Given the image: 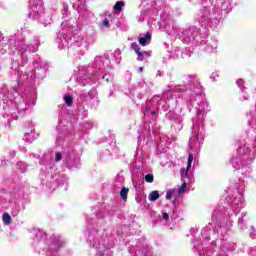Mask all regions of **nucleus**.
<instances>
[{"label": "nucleus", "instance_id": "16", "mask_svg": "<svg viewBox=\"0 0 256 256\" xmlns=\"http://www.w3.org/2000/svg\"><path fill=\"white\" fill-rule=\"evenodd\" d=\"M102 26L109 27V20L107 18L102 21Z\"/></svg>", "mask_w": 256, "mask_h": 256}, {"label": "nucleus", "instance_id": "10", "mask_svg": "<svg viewBox=\"0 0 256 256\" xmlns=\"http://www.w3.org/2000/svg\"><path fill=\"white\" fill-rule=\"evenodd\" d=\"M64 101L68 107H71L73 105V98L70 95H66L64 97Z\"/></svg>", "mask_w": 256, "mask_h": 256}, {"label": "nucleus", "instance_id": "8", "mask_svg": "<svg viewBox=\"0 0 256 256\" xmlns=\"http://www.w3.org/2000/svg\"><path fill=\"white\" fill-rule=\"evenodd\" d=\"M58 43H60L59 44L60 49H65V47H69V42L65 38L63 40L59 39Z\"/></svg>", "mask_w": 256, "mask_h": 256}, {"label": "nucleus", "instance_id": "19", "mask_svg": "<svg viewBox=\"0 0 256 256\" xmlns=\"http://www.w3.org/2000/svg\"><path fill=\"white\" fill-rule=\"evenodd\" d=\"M29 18H30V19H37V13H34V14H33V13H30V14H29Z\"/></svg>", "mask_w": 256, "mask_h": 256}, {"label": "nucleus", "instance_id": "15", "mask_svg": "<svg viewBox=\"0 0 256 256\" xmlns=\"http://www.w3.org/2000/svg\"><path fill=\"white\" fill-rule=\"evenodd\" d=\"M23 49H24V51H25L26 53L35 52V49L31 50V48H30L29 46H25Z\"/></svg>", "mask_w": 256, "mask_h": 256}, {"label": "nucleus", "instance_id": "14", "mask_svg": "<svg viewBox=\"0 0 256 256\" xmlns=\"http://www.w3.org/2000/svg\"><path fill=\"white\" fill-rule=\"evenodd\" d=\"M244 83H245V82L243 81V79H238V80L236 81L237 86L240 87L241 89H243Z\"/></svg>", "mask_w": 256, "mask_h": 256}, {"label": "nucleus", "instance_id": "4", "mask_svg": "<svg viewBox=\"0 0 256 256\" xmlns=\"http://www.w3.org/2000/svg\"><path fill=\"white\" fill-rule=\"evenodd\" d=\"M207 111H209V103L203 101L201 104H199L198 113L199 115H203V113H207Z\"/></svg>", "mask_w": 256, "mask_h": 256}, {"label": "nucleus", "instance_id": "20", "mask_svg": "<svg viewBox=\"0 0 256 256\" xmlns=\"http://www.w3.org/2000/svg\"><path fill=\"white\" fill-rule=\"evenodd\" d=\"M138 71L141 73L143 71V67H140Z\"/></svg>", "mask_w": 256, "mask_h": 256}, {"label": "nucleus", "instance_id": "17", "mask_svg": "<svg viewBox=\"0 0 256 256\" xmlns=\"http://www.w3.org/2000/svg\"><path fill=\"white\" fill-rule=\"evenodd\" d=\"M62 157H61V153L57 152L55 155V161L59 162L61 161Z\"/></svg>", "mask_w": 256, "mask_h": 256}, {"label": "nucleus", "instance_id": "5", "mask_svg": "<svg viewBox=\"0 0 256 256\" xmlns=\"http://www.w3.org/2000/svg\"><path fill=\"white\" fill-rule=\"evenodd\" d=\"M159 197H160L159 191H157V190L150 192L148 195L149 201H157V199H159Z\"/></svg>", "mask_w": 256, "mask_h": 256}, {"label": "nucleus", "instance_id": "13", "mask_svg": "<svg viewBox=\"0 0 256 256\" xmlns=\"http://www.w3.org/2000/svg\"><path fill=\"white\" fill-rule=\"evenodd\" d=\"M153 175L152 174H147L146 176H145V182L146 183H153Z\"/></svg>", "mask_w": 256, "mask_h": 256}, {"label": "nucleus", "instance_id": "6", "mask_svg": "<svg viewBox=\"0 0 256 256\" xmlns=\"http://www.w3.org/2000/svg\"><path fill=\"white\" fill-rule=\"evenodd\" d=\"M2 221L4 223V225H11V215H9V213H4L2 216Z\"/></svg>", "mask_w": 256, "mask_h": 256}, {"label": "nucleus", "instance_id": "9", "mask_svg": "<svg viewBox=\"0 0 256 256\" xmlns=\"http://www.w3.org/2000/svg\"><path fill=\"white\" fill-rule=\"evenodd\" d=\"M123 7H125V2H123V1H118L114 5L115 11H121L123 9Z\"/></svg>", "mask_w": 256, "mask_h": 256}, {"label": "nucleus", "instance_id": "3", "mask_svg": "<svg viewBox=\"0 0 256 256\" xmlns=\"http://www.w3.org/2000/svg\"><path fill=\"white\" fill-rule=\"evenodd\" d=\"M150 42L151 34L149 32H146L145 36L139 38V43L142 45V47L149 45Z\"/></svg>", "mask_w": 256, "mask_h": 256}, {"label": "nucleus", "instance_id": "18", "mask_svg": "<svg viewBox=\"0 0 256 256\" xmlns=\"http://www.w3.org/2000/svg\"><path fill=\"white\" fill-rule=\"evenodd\" d=\"M162 218L165 220V221H169V214H167V213H163L162 214Z\"/></svg>", "mask_w": 256, "mask_h": 256}, {"label": "nucleus", "instance_id": "21", "mask_svg": "<svg viewBox=\"0 0 256 256\" xmlns=\"http://www.w3.org/2000/svg\"><path fill=\"white\" fill-rule=\"evenodd\" d=\"M234 205H239V203L238 202H234Z\"/></svg>", "mask_w": 256, "mask_h": 256}, {"label": "nucleus", "instance_id": "7", "mask_svg": "<svg viewBox=\"0 0 256 256\" xmlns=\"http://www.w3.org/2000/svg\"><path fill=\"white\" fill-rule=\"evenodd\" d=\"M127 195H129V188H122L120 191V197L124 201H127Z\"/></svg>", "mask_w": 256, "mask_h": 256}, {"label": "nucleus", "instance_id": "11", "mask_svg": "<svg viewBox=\"0 0 256 256\" xmlns=\"http://www.w3.org/2000/svg\"><path fill=\"white\" fill-rule=\"evenodd\" d=\"M173 195H175V189H169L166 192V199H171V197H173Z\"/></svg>", "mask_w": 256, "mask_h": 256}, {"label": "nucleus", "instance_id": "12", "mask_svg": "<svg viewBox=\"0 0 256 256\" xmlns=\"http://www.w3.org/2000/svg\"><path fill=\"white\" fill-rule=\"evenodd\" d=\"M187 189V183H183L182 185H181V187L179 188V191H178V193H179V195H182V193H185V190Z\"/></svg>", "mask_w": 256, "mask_h": 256}, {"label": "nucleus", "instance_id": "2", "mask_svg": "<svg viewBox=\"0 0 256 256\" xmlns=\"http://www.w3.org/2000/svg\"><path fill=\"white\" fill-rule=\"evenodd\" d=\"M191 165H193V155L189 154L187 167H186V169L181 170L182 177H188L189 169H191Z\"/></svg>", "mask_w": 256, "mask_h": 256}, {"label": "nucleus", "instance_id": "1", "mask_svg": "<svg viewBox=\"0 0 256 256\" xmlns=\"http://www.w3.org/2000/svg\"><path fill=\"white\" fill-rule=\"evenodd\" d=\"M131 48L135 51L136 55H138L139 61H143L144 55L151 57V54L149 52H141V48L139 47V44H137V42L132 43Z\"/></svg>", "mask_w": 256, "mask_h": 256}]
</instances>
